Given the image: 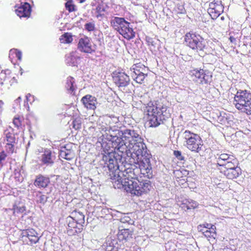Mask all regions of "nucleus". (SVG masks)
Segmentation results:
<instances>
[{"label":"nucleus","instance_id":"1","mask_svg":"<svg viewBox=\"0 0 251 251\" xmlns=\"http://www.w3.org/2000/svg\"><path fill=\"white\" fill-rule=\"evenodd\" d=\"M137 169L127 168L124 172L121 171L120 180L114 182L116 188H124L127 192L138 197L149 193L152 188L151 182L149 180H139L135 171Z\"/></svg>","mask_w":251,"mask_h":251},{"label":"nucleus","instance_id":"2","mask_svg":"<svg viewBox=\"0 0 251 251\" xmlns=\"http://www.w3.org/2000/svg\"><path fill=\"white\" fill-rule=\"evenodd\" d=\"M147 121L150 127H157L171 117L168 107L161 100L150 101L146 106Z\"/></svg>","mask_w":251,"mask_h":251},{"label":"nucleus","instance_id":"3","mask_svg":"<svg viewBox=\"0 0 251 251\" xmlns=\"http://www.w3.org/2000/svg\"><path fill=\"white\" fill-rule=\"evenodd\" d=\"M142 139L141 137L135 132L133 130L126 129L123 132L121 137L114 136L112 138L111 147L114 149V151H118L121 152L126 151L133 149L137 144H141Z\"/></svg>","mask_w":251,"mask_h":251},{"label":"nucleus","instance_id":"4","mask_svg":"<svg viewBox=\"0 0 251 251\" xmlns=\"http://www.w3.org/2000/svg\"><path fill=\"white\" fill-rule=\"evenodd\" d=\"M235 107L242 113L251 115V93L246 90H237L234 96Z\"/></svg>","mask_w":251,"mask_h":251},{"label":"nucleus","instance_id":"5","mask_svg":"<svg viewBox=\"0 0 251 251\" xmlns=\"http://www.w3.org/2000/svg\"><path fill=\"white\" fill-rule=\"evenodd\" d=\"M183 138L184 146L188 150L194 153H200L202 151L203 141L199 134L186 130L183 132Z\"/></svg>","mask_w":251,"mask_h":251},{"label":"nucleus","instance_id":"6","mask_svg":"<svg viewBox=\"0 0 251 251\" xmlns=\"http://www.w3.org/2000/svg\"><path fill=\"white\" fill-rule=\"evenodd\" d=\"M185 45L194 50L203 51L206 48L204 38L196 32L190 31L184 35Z\"/></svg>","mask_w":251,"mask_h":251},{"label":"nucleus","instance_id":"7","mask_svg":"<svg viewBox=\"0 0 251 251\" xmlns=\"http://www.w3.org/2000/svg\"><path fill=\"white\" fill-rule=\"evenodd\" d=\"M111 25L125 39L130 40L135 37V33L130 23L124 18L115 17L111 22Z\"/></svg>","mask_w":251,"mask_h":251},{"label":"nucleus","instance_id":"8","mask_svg":"<svg viewBox=\"0 0 251 251\" xmlns=\"http://www.w3.org/2000/svg\"><path fill=\"white\" fill-rule=\"evenodd\" d=\"M198 230L209 241H214L217 237V229L214 225L204 223L198 226Z\"/></svg>","mask_w":251,"mask_h":251},{"label":"nucleus","instance_id":"9","mask_svg":"<svg viewBox=\"0 0 251 251\" xmlns=\"http://www.w3.org/2000/svg\"><path fill=\"white\" fill-rule=\"evenodd\" d=\"M92 5L95 7L92 9L95 17L100 21L103 20L106 17L108 8L106 3L102 0H96Z\"/></svg>","mask_w":251,"mask_h":251},{"label":"nucleus","instance_id":"10","mask_svg":"<svg viewBox=\"0 0 251 251\" xmlns=\"http://www.w3.org/2000/svg\"><path fill=\"white\" fill-rule=\"evenodd\" d=\"M107 167L109 170V176L112 183L117 181L118 179L120 180L119 175L121 171L119 170L118 160L115 157L109 158L108 161Z\"/></svg>","mask_w":251,"mask_h":251},{"label":"nucleus","instance_id":"11","mask_svg":"<svg viewBox=\"0 0 251 251\" xmlns=\"http://www.w3.org/2000/svg\"><path fill=\"white\" fill-rule=\"evenodd\" d=\"M224 10L222 1L214 0L209 3L207 11L212 19H216L224 12Z\"/></svg>","mask_w":251,"mask_h":251},{"label":"nucleus","instance_id":"12","mask_svg":"<svg viewBox=\"0 0 251 251\" xmlns=\"http://www.w3.org/2000/svg\"><path fill=\"white\" fill-rule=\"evenodd\" d=\"M112 78L114 82L119 87H124L129 83V76L124 72L115 71L113 73Z\"/></svg>","mask_w":251,"mask_h":251},{"label":"nucleus","instance_id":"13","mask_svg":"<svg viewBox=\"0 0 251 251\" xmlns=\"http://www.w3.org/2000/svg\"><path fill=\"white\" fill-rule=\"evenodd\" d=\"M66 221L67 223L66 233L69 236L75 235L82 231L83 226L79 225L77 222L72 219L71 217H67Z\"/></svg>","mask_w":251,"mask_h":251},{"label":"nucleus","instance_id":"14","mask_svg":"<svg viewBox=\"0 0 251 251\" xmlns=\"http://www.w3.org/2000/svg\"><path fill=\"white\" fill-rule=\"evenodd\" d=\"M31 6L28 2H21L20 5L15 6V13L20 18H29L31 15Z\"/></svg>","mask_w":251,"mask_h":251},{"label":"nucleus","instance_id":"15","mask_svg":"<svg viewBox=\"0 0 251 251\" xmlns=\"http://www.w3.org/2000/svg\"><path fill=\"white\" fill-rule=\"evenodd\" d=\"M188 75L191 79L195 82H199L201 84L207 83L205 79V73L202 69L194 68L189 71Z\"/></svg>","mask_w":251,"mask_h":251},{"label":"nucleus","instance_id":"16","mask_svg":"<svg viewBox=\"0 0 251 251\" xmlns=\"http://www.w3.org/2000/svg\"><path fill=\"white\" fill-rule=\"evenodd\" d=\"M82 207V204L80 203L77 204L75 206H73L72 208V212H71V215L68 217H71L72 219L75 221L77 224L79 225H83L85 222V216L79 209Z\"/></svg>","mask_w":251,"mask_h":251},{"label":"nucleus","instance_id":"17","mask_svg":"<svg viewBox=\"0 0 251 251\" xmlns=\"http://www.w3.org/2000/svg\"><path fill=\"white\" fill-rule=\"evenodd\" d=\"M239 163L233 165L231 167H227L222 171V173L228 179H233L237 178L241 174V170L238 167Z\"/></svg>","mask_w":251,"mask_h":251},{"label":"nucleus","instance_id":"18","mask_svg":"<svg viewBox=\"0 0 251 251\" xmlns=\"http://www.w3.org/2000/svg\"><path fill=\"white\" fill-rule=\"evenodd\" d=\"M77 49L81 52L87 53H92L95 52L90 39L86 36L79 39L77 44Z\"/></svg>","mask_w":251,"mask_h":251},{"label":"nucleus","instance_id":"19","mask_svg":"<svg viewBox=\"0 0 251 251\" xmlns=\"http://www.w3.org/2000/svg\"><path fill=\"white\" fill-rule=\"evenodd\" d=\"M23 237L27 239L29 244L32 245L37 243L39 240V234L33 228H29L24 230L22 232Z\"/></svg>","mask_w":251,"mask_h":251},{"label":"nucleus","instance_id":"20","mask_svg":"<svg viewBox=\"0 0 251 251\" xmlns=\"http://www.w3.org/2000/svg\"><path fill=\"white\" fill-rule=\"evenodd\" d=\"M74 145L72 143L65 145L60 150V155L63 158L71 160L75 156V153L73 149Z\"/></svg>","mask_w":251,"mask_h":251},{"label":"nucleus","instance_id":"21","mask_svg":"<svg viewBox=\"0 0 251 251\" xmlns=\"http://www.w3.org/2000/svg\"><path fill=\"white\" fill-rule=\"evenodd\" d=\"M81 102L85 108L89 110H95L97 106V99L91 95H86L81 99Z\"/></svg>","mask_w":251,"mask_h":251},{"label":"nucleus","instance_id":"22","mask_svg":"<svg viewBox=\"0 0 251 251\" xmlns=\"http://www.w3.org/2000/svg\"><path fill=\"white\" fill-rule=\"evenodd\" d=\"M133 230L129 228H124L119 230L117 237L120 241L124 243L128 242L132 238Z\"/></svg>","mask_w":251,"mask_h":251},{"label":"nucleus","instance_id":"23","mask_svg":"<svg viewBox=\"0 0 251 251\" xmlns=\"http://www.w3.org/2000/svg\"><path fill=\"white\" fill-rule=\"evenodd\" d=\"M139 168L141 173L147 176L148 177L152 174V168L150 161L148 159L142 160L139 164Z\"/></svg>","mask_w":251,"mask_h":251},{"label":"nucleus","instance_id":"24","mask_svg":"<svg viewBox=\"0 0 251 251\" xmlns=\"http://www.w3.org/2000/svg\"><path fill=\"white\" fill-rule=\"evenodd\" d=\"M50 183V178L42 175L36 176L34 182V185L39 188H46Z\"/></svg>","mask_w":251,"mask_h":251},{"label":"nucleus","instance_id":"25","mask_svg":"<svg viewBox=\"0 0 251 251\" xmlns=\"http://www.w3.org/2000/svg\"><path fill=\"white\" fill-rule=\"evenodd\" d=\"M55 156L49 150H45L42 155L41 162L47 166L52 165L54 163Z\"/></svg>","mask_w":251,"mask_h":251},{"label":"nucleus","instance_id":"26","mask_svg":"<svg viewBox=\"0 0 251 251\" xmlns=\"http://www.w3.org/2000/svg\"><path fill=\"white\" fill-rule=\"evenodd\" d=\"M64 86L68 93L74 94L76 88L75 78L71 76H68L66 80Z\"/></svg>","mask_w":251,"mask_h":251},{"label":"nucleus","instance_id":"27","mask_svg":"<svg viewBox=\"0 0 251 251\" xmlns=\"http://www.w3.org/2000/svg\"><path fill=\"white\" fill-rule=\"evenodd\" d=\"M179 206L184 210L193 209L198 207L196 201L189 199L183 200L179 204Z\"/></svg>","mask_w":251,"mask_h":251},{"label":"nucleus","instance_id":"28","mask_svg":"<svg viewBox=\"0 0 251 251\" xmlns=\"http://www.w3.org/2000/svg\"><path fill=\"white\" fill-rule=\"evenodd\" d=\"M130 70L132 72L131 74H144V73L148 72L147 67L141 63L133 64L130 68Z\"/></svg>","mask_w":251,"mask_h":251},{"label":"nucleus","instance_id":"29","mask_svg":"<svg viewBox=\"0 0 251 251\" xmlns=\"http://www.w3.org/2000/svg\"><path fill=\"white\" fill-rule=\"evenodd\" d=\"M22 54L21 51L17 49H13L10 50L9 57L13 63L17 62V60L21 61Z\"/></svg>","mask_w":251,"mask_h":251},{"label":"nucleus","instance_id":"30","mask_svg":"<svg viewBox=\"0 0 251 251\" xmlns=\"http://www.w3.org/2000/svg\"><path fill=\"white\" fill-rule=\"evenodd\" d=\"M13 123L14 126L18 129H23L25 126L24 117L19 115H17L14 117L13 119Z\"/></svg>","mask_w":251,"mask_h":251},{"label":"nucleus","instance_id":"31","mask_svg":"<svg viewBox=\"0 0 251 251\" xmlns=\"http://www.w3.org/2000/svg\"><path fill=\"white\" fill-rule=\"evenodd\" d=\"M224 163L221 164L219 166L224 167L226 168L227 167H231L233 165L238 163V161L237 158L232 155H230L229 158L227 159L224 160Z\"/></svg>","mask_w":251,"mask_h":251},{"label":"nucleus","instance_id":"32","mask_svg":"<svg viewBox=\"0 0 251 251\" xmlns=\"http://www.w3.org/2000/svg\"><path fill=\"white\" fill-rule=\"evenodd\" d=\"M4 135L6 143H16L15 134L14 133L13 129H6L4 132Z\"/></svg>","mask_w":251,"mask_h":251},{"label":"nucleus","instance_id":"33","mask_svg":"<svg viewBox=\"0 0 251 251\" xmlns=\"http://www.w3.org/2000/svg\"><path fill=\"white\" fill-rule=\"evenodd\" d=\"M147 72L144 73V74H131V76L133 80L137 83L143 84L145 82V79L147 76Z\"/></svg>","mask_w":251,"mask_h":251},{"label":"nucleus","instance_id":"34","mask_svg":"<svg viewBox=\"0 0 251 251\" xmlns=\"http://www.w3.org/2000/svg\"><path fill=\"white\" fill-rule=\"evenodd\" d=\"M14 215L22 214L25 212L26 210V207L21 204L20 202L19 203H15L12 209Z\"/></svg>","mask_w":251,"mask_h":251},{"label":"nucleus","instance_id":"35","mask_svg":"<svg viewBox=\"0 0 251 251\" xmlns=\"http://www.w3.org/2000/svg\"><path fill=\"white\" fill-rule=\"evenodd\" d=\"M59 39L62 44H70L73 41V37L71 33L66 32L62 35Z\"/></svg>","mask_w":251,"mask_h":251},{"label":"nucleus","instance_id":"36","mask_svg":"<svg viewBox=\"0 0 251 251\" xmlns=\"http://www.w3.org/2000/svg\"><path fill=\"white\" fill-rule=\"evenodd\" d=\"M11 74V71L9 70H5L2 71L0 73V85L3 84L4 81H7V75H9Z\"/></svg>","mask_w":251,"mask_h":251},{"label":"nucleus","instance_id":"37","mask_svg":"<svg viewBox=\"0 0 251 251\" xmlns=\"http://www.w3.org/2000/svg\"><path fill=\"white\" fill-rule=\"evenodd\" d=\"M230 155L225 153L217 154V156L216 157L217 165L219 166L221 164H223L224 162V160L228 158Z\"/></svg>","mask_w":251,"mask_h":251},{"label":"nucleus","instance_id":"38","mask_svg":"<svg viewBox=\"0 0 251 251\" xmlns=\"http://www.w3.org/2000/svg\"><path fill=\"white\" fill-rule=\"evenodd\" d=\"M65 8L70 13L76 10L75 5L73 3L72 0H67L65 3Z\"/></svg>","mask_w":251,"mask_h":251},{"label":"nucleus","instance_id":"39","mask_svg":"<svg viewBox=\"0 0 251 251\" xmlns=\"http://www.w3.org/2000/svg\"><path fill=\"white\" fill-rule=\"evenodd\" d=\"M81 119L80 117L75 118L73 121V127L75 130H79L81 127Z\"/></svg>","mask_w":251,"mask_h":251},{"label":"nucleus","instance_id":"40","mask_svg":"<svg viewBox=\"0 0 251 251\" xmlns=\"http://www.w3.org/2000/svg\"><path fill=\"white\" fill-rule=\"evenodd\" d=\"M16 143H6L5 150L8 153L12 154L15 152V145Z\"/></svg>","mask_w":251,"mask_h":251},{"label":"nucleus","instance_id":"41","mask_svg":"<svg viewBox=\"0 0 251 251\" xmlns=\"http://www.w3.org/2000/svg\"><path fill=\"white\" fill-rule=\"evenodd\" d=\"M26 99L25 101V106L29 108V103L31 104L34 101V97L30 94H27L25 96Z\"/></svg>","mask_w":251,"mask_h":251},{"label":"nucleus","instance_id":"42","mask_svg":"<svg viewBox=\"0 0 251 251\" xmlns=\"http://www.w3.org/2000/svg\"><path fill=\"white\" fill-rule=\"evenodd\" d=\"M7 156V154L4 151L0 152V170L3 167V162L5 160Z\"/></svg>","mask_w":251,"mask_h":251},{"label":"nucleus","instance_id":"43","mask_svg":"<svg viewBox=\"0 0 251 251\" xmlns=\"http://www.w3.org/2000/svg\"><path fill=\"white\" fill-rule=\"evenodd\" d=\"M84 27H85V29L88 31H94L95 28V24L93 23H86L84 25Z\"/></svg>","mask_w":251,"mask_h":251},{"label":"nucleus","instance_id":"44","mask_svg":"<svg viewBox=\"0 0 251 251\" xmlns=\"http://www.w3.org/2000/svg\"><path fill=\"white\" fill-rule=\"evenodd\" d=\"M7 81H8L11 84L17 82V80L15 76H13V74L11 73V74L9 75H7Z\"/></svg>","mask_w":251,"mask_h":251},{"label":"nucleus","instance_id":"45","mask_svg":"<svg viewBox=\"0 0 251 251\" xmlns=\"http://www.w3.org/2000/svg\"><path fill=\"white\" fill-rule=\"evenodd\" d=\"M174 154L177 159L180 161H182L184 159V157L181 154V151H174Z\"/></svg>","mask_w":251,"mask_h":251},{"label":"nucleus","instance_id":"46","mask_svg":"<svg viewBox=\"0 0 251 251\" xmlns=\"http://www.w3.org/2000/svg\"><path fill=\"white\" fill-rule=\"evenodd\" d=\"M77 59H79V57H76L72 55H70L68 58V59L69 60H73V62L72 63V64H71L72 66L76 65V64L77 63V62H75L74 60L76 61Z\"/></svg>","mask_w":251,"mask_h":251},{"label":"nucleus","instance_id":"47","mask_svg":"<svg viewBox=\"0 0 251 251\" xmlns=\"http://www.w3.org/2000/svg\"><path fill=\"white\" fill-rule=\"evenodd\" d=\"M47 198L45 195H42L40 197L39 201L40 203H45L47 201Z\"/></svg>","mask_w":251,"mask_h":251},{"label":"nucleus","instance_id":"48","mask_svg":"<svg viewBox=\"0 0 251 251\" xmlns=\"http://www.w3.org/2000/svg\"><path fill=\"white\" fill-rule=\"evenodd\" d=\"M4 102L2 100H0V112H2L3 109Z\"/></svg>","mask_w":251,"mask_h":251},{"label":"nucleus","instance_id":"49","mask_svg":"<svg viewBox=\"0 0 251 251\" xmlns=\"http://www.w3.org/2000/svg\"><path fill=\"white\" fill-rule=\"evenodd\" d=\"M229 40L231 43H235L236 42V38L233 36H230L229 37Z\"/></svg>","mask_w":251,"mask_h":251},{"label":"nucleus","instance_id":"50","mask_svg":"<svg viewBox=\"0 0 251 251\" xmlns=\"http://www.w3.org/2000/svg\"><path fill=\"white\" fill-rule=\"evenodd\" d=\"M22 100V98L21 97H19L17 99H16V101H18L19 102H20L21 100Z\"/></svg>","mask_w":251,"mask_h":251},{"label":"nucleus","instance_id":"51","mask_svg":"<svg viewBox=\"0 0 251 251\" xmlns=\"http://www.w3.org/2000/svg\"><path fill=\"white\" fill-rule=\"evenodd\" d=\"M220 18H221V20H222V21H224L225 19V17H224V16L221 17Z\"/></svg>","mask_w":251,"mask_h":251},{"label":"nucleus","instance_id":"52","mask_svg":"<svg viewBox=\"0 0 251 251\" xmlns=\"http://www.w3.org/2000/svg\"><path fill=\"white\" fill-rule=\"evenodd\" d=\"M86 0H79L80 3L84 2Z\"/></svg>","mask_w":251,"mask_h":251},{"label":"nucleus","instance_id":"53","mask_svg":"<svg viewBox=\"0 0 251 251\" xmlns=\"http://www.w3.org/2000/svg\"><path fill=\"white\" fill-rule=\"evenodd\" d=\"M108 251H111V250H108Z\"/></svg>","mask_w":251,"mask_h":251}]
</instances>
